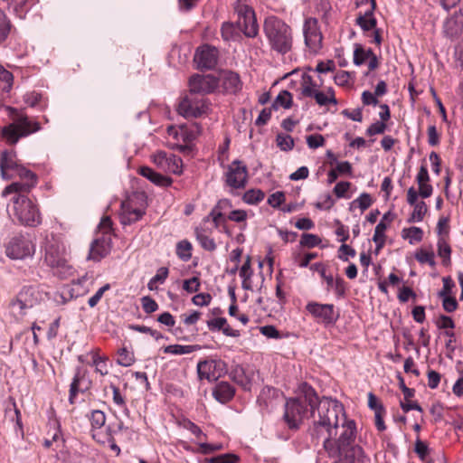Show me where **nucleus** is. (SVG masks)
Listing matches in <instances>:
<instances>
[{
    "instance_id": "nucleus-38",
    "label": "nucleus",
    "mask_w": 463,
    "mask_h": 463,
    "mask_svg": "<svg viewBox=\"0 0 463 463\" xmlns=\"http://www.w3.org/2000/svg\"><path fill=\"white\" fill-rule=\"evenodd\" d=\"M201 349V345H170L164 347L165 354H190L194 351H198Z\"/></svg>"
},
{
    "instance_id": "nucleus-26",
    "label": "nucleus",
    "mask_w": 463,
    "mask_h": 463,
    "mask_svg": "<svg viewBox=\"0 0 463 463\" xmlns=\"http://www.w3.org/2000/svg\"><path fill=\"white\" fill-rule=\"evenodd\" d=\"M234 394L235 388L227 382L218 383L213 390L214 399L222 404L230 402Z\"/></svg>"
},
{
    "instance_id": "nucleus-49",
    "label": "nucleus",
    "mask_w": 463,
    "mask_h": 463,
    "mask_svg": "<svg viewBox=\"0 0 463 463\" xmlns=\"http://www.w3.org/2000/svg\"><path fill=\"white\" fill-rule=\"evenodd\" d=\"M426 212V204H415L413 212L407 219V222L412 223L421 222L425 216Z\"/></svg>"
},
{
    "instance_id": "nucleus-13",
    "label": "nucleus",
    "mask_w": 463,
    "mask_h": 463,
    "mask_svg": "<svg viewBox=\"0 0 463 463\" xmlns=\"http://www.w3.org/2000/svg\"><path fill=\"white\" fill-rule=\"evenodd\" d=\"M151 158L156 167L165 173L181 175L183 172L182 159L172 153L158 150Z\"/></svg>"
},
{
    "instance_id": "nucleus-15",
    "label": "nucleus",
    "mask_w": 463,
    "mask_h": 463,
    "mask_svg": "<svg viewBox=\"0 0 463 463\" xmlns=\"http://www.w3.org/2000/svg\"><path fill=\"white\" fill-rule=\"evenodd\" d=\"M416 180L418 183V190L411 187L408 191V203H415L418 195L425 199L431 195L432 186L430 184V176L427 166L422 165L417 174Z\"/></svg>"
},
{
    "instance_id": "nucleus-58",
    "label": "nucleus",
    "mask_w": 463,
    "mask_h": 463,
    "mask_svg": "<svg viewBox=\"0 0 463 463\" xmlns=\"http://www.w3.org/2000/svg\"><path fill=\"white\" fill-rule=\"evenodd\" d=\"M143 310L146 314H151L158 309V304L155 299L149 296H145L141 298Z\"/></svg>"
},
{
    "instance_id": "nucleus-63",
    "label": "nucleus",
    "mask_w": 463,
    "mask_h": 463,
    "mask_svg": "<svg viewBox=\"0 0 463 463\" xmlns=\"http://www.w3.org/2000/svg\"><path fill=\"white\" fill-rule=\"evenodd\" d=\"M442 282H443V288L438 293V296L439 298L440 297L449 296V294L451 293L452 288L455 287V283H454L453 279H451V277H449V276L444 277L442 279Z\"/></svg>"
},
{
    "instance_id": "nucleus-20",
    "label": "nucleus",
    "mask_w": 463,
    "mask_h": 463,
    "mask_svg": "<svg viewBox=\"0 0 463 463\" xmlns=\"http://www.w3.org/2000/svg\"><path fill=\"white\" fill-rule=\"evenodd\" d=\"M89 388L90 383L86 381V373L82 370L81 367H77L70 385L69 402L71 404H74L77 394L80 392H86Z\"/></svg>"
},
{
    "instance_id": "nucleus-31",
    "label": "nucleus",
    "mask_w": 463,
    "mask_h": 463,
    "mask_svg": "<svg viewBox=\"0 0 463 463\" xmlns=\"http://www.w3.org/2000/svg\"><path fill=\"white\" fill-rule=\"evenodd\" d=\"M44 260L52 268L62 267L65 264L62 253L53 246H49L46 249Z\"/></svg>"
},
{
    "instance_id": "nucleus-18",
    "label": "nucleus",
    "mask_w": 463,
    "mask_h": 463,
    "mask_svg": "<svg viewBox=\"0 0 463 463\" xmlns=\"http://www.w3.org/2000/svg\"><path fill=\"white\" fill-rule=\"evenodd\" d=\"M247 180V169L244 165L233 161L225 173V182L232 188L243 187Z\"/></svg>"
},
{
    "instance_id": "nucleus-8",
    "label": "nucleus",
    "mask_w": 463,
    "mask_h": 463,
    "mask_svg": "<svg viewBox=\"0 0 463 463\" xmlns=\"http://www.w3.org/2000/svg\"><path fill=\"white\" fill-rule=\"evenodd\" d=\"M46 295L47 292L42 284L25 285L12 299L10 306L17 309L19 315H25L27 309L40 304Z\"/></svg>"
},
{
    "instance_id": "nucleus-57",
    "label": "nucleus",
    "mask_w": 463,
    "mask_h": 463,
    "mask_svg": "<svg viewBox=\"0 0 463 463\" xmlns=\"http://www.w3.org/2000/svg\"><path fill=\"white\" fill-rule=\"evenodd\" d=\"M356 254V251L354 249H353L351 246L345 244L343 242V244L338 249V259H340L342 261H348L349 257H354Z\"/></svg>"
},
{
    "instance_id": "nucleus-54",
    "label": "nucleus",
    "mask_w": 463,
    "mask_h": 463,
    "mask_svg": "<svg viewBox=\"0 0 463 463\" xmlns=\"http://www.w3.org/2000/svg\"><path fill=\"white\" fill-rule=\"evenodd\" d=\"M128 328L133 331H136V332L149 334L156 340H159V339L163 338V335L160 332H158L155 329H152L151 327L146 326L129 325Z\"/></svg>"
},
{
    "instance_id": "nucleus-45",
    "label": "nucleus",
    "mask_w": 463,
    "mask_h": 463,
    "mask_svg": "<svg viewBox=\"0 0 463 463\" xmlns=\"http://www.w3.org/2000/svg\"><path fill=\"white\" fill-rule=\"evenodd\" d=\"M11 31V23L6 14L0 10V45L7 39Z\"/></svg>"
},
{
    "instance_id": "nucleus-61",
    "label": "nucleus",
    "mask_w": 463,
    "mask_h": 463,
    "mask_svg": "<svg viewBox=\"0 0 463 463\" xmlns=\"http://www.w3.org/2000/svg\"><path fill=\"white\" fill-rule=\"evenodd\" d=\"M368 407L374 412L385 411L383 404L373 392L368 393Z\"/></svg>"
},
{
    "instance_id": "nucleus-10",
    "label": "nucleus",
    "mask_w": 463,
    "mask_h": 463,
    "mask_svg": "<svg viewBox=\"0 0 463 463\" xmlns=\"http://www.w3.org/2000/svg\"><path fill=\"white\" fill-rule=\"evenodd\" d=\"M306 310L326 327L335 326L340 317L339 311L335 310L333 304H321L311 301L307 304Z\"/></svg>"
},
{
    "instance_id": "nucleus-19",
    "label": "nucleus",
    "mask_w": 463,
    "mask_h": 463,
    "mask_svg": "<svg viewBox=\"0 0 463 463\" xmlns=\"http://www.w3.org/2000/svg\"><path fill=\"white\" fill-rule=\"evenodd\" d=\"M218 53L215 47L203 45L197 49L194 61L201 69H213L217 64Z\"/></svg>"
},
{
    "instance_id": "nucleus-48",
    "label": "nucleus",
    "mask_w": 463,
    "mask_h": 463,
    "mask_svg": "<svg viewBox=\"0 0 463 463\" xmlns=\"http://www.w3.org/2000/svg\"><path fill=\"white\" fill-rule=\"evenodd\" d=\"M414 257L420 263H428L431 267L436 265L434 253L432 251H426L423 249H420L415 252Z\"/></svg>"
},
{
    "instance_id": "nucleus-21",
    "label": "nucleus",
    "mask_w": 463,
    "mask_h": 463,
    "mask_svg": "<svg viewBox=\"0 0 463 463\" xmlns=\"http://www.w3.org/2000/svg\"><path fill=\"white\" fill-rule=\"evenodd\" d=\"M20 165L14 150H4L0 156V172L3 179H11L14 173Z\"/></svg>"
},
{
    "instance_id": "nucleus-25",
    "label": "nucleus",
    "mask_w": 463,
    "mask_h": 463,
    "mask_svg": "<svg viewBox=\"0 0 463 463\" xmlns=\"http://www.w3.org/2000/svg\"><path fill=\"white\" fill-rule=\"evenodd\" d=\"M207 327L211 332L222 331L226 336L238 337L240 331L232 329L228 324L225 317H217L210 319L206 322Z\"/></svg>"
},
{
    "instance_id": "nucleus-28",
    "label": "nucleus",
    "mask_w": 463,
    "mask_h": 463,
    "mask_svg": "<svg viewBox=\"0 0 463 463\" xmlns=\"http://www.w3.org/2000/svg\"><path fill=\"white\" fill-rule=\"evenodd\" d=\"M212 229L199 225L194 229V234L197 241L201 247L207 251H214L216 250V243L213 238L209 236Z\"/></svg>"
},
{
    "instance_id": "nucleus-30",
    "label": "nucleus",
    "mask_w": 463,
    "mask_h": 463,
    "mask_svg": "<svg viewBox=\"0 0 463 463\" xmlns=\"http://www.w3.org/2000/svg\"><path fill=\"white\" fill-rule=\"evenodd\" d=\"M23 100L29 107H37L40 110H44L48 106L47 99L35 90L26 92L23 97Z\"/></svg>"
},
{
    "instance_id": "nucleus-2",
    "label": "nucleus",
    "mask_w": 463,
    "mask_h": 463,
    "mask_svg": "<svg viewBox=\"0 0 463 463\" xmlns=\"http://www.w3.org/2000/svg\"><path fill=\"white\" fill-rule=\"evenodd\" d=\"M340 415L345 419L343 404L335 399L317 396V403L314 410L313 421L308 431L313 441L318 442L331 432H335L340 425Z\"/></svg>"
},
{
    "instance_id": "nucleus-50",
    "label": "nucleus",
    "mask_w": 463,
    "mask_h": 463,
    "mask_svg": "<svg viewBox=\"0 0 463 463\" xmlns=\"http://www.w3.org/2000/svg\"><path fill=\"white\" fill-rule=\"evenodd\" d=\"M240 458L233 453L217 455L208 459L209 463H237Z\"/></svg>"
},
{
    "instance_id": "nucleus-62",
    "label": "nucleus",
    "mask_w": 463,
    "mask_h": 463,
    "mask_svg": "<svg viewBox=\"0 0 463 463\" xmlns=\"http://www.w3.org/2000/svg\"><path fill=\"white\" fill-rule=\"evenodd\" d=\"M200 288V280L197 277H193L185 279L183 284V288L188 293L197 292Z\"/></svg>"
},
{
    "instance_id": "nucleus-37",
    "label": "nucleus",
    "mask_w": 463,
    "mask_h": 463,
    "mask_svg": "<svg viewBox=\"0 0 463 463\" xmlns=\"http://www.w3.org/2000/svg\"><path fill=\"white\" fill-rule=\"evenodd\" d=\"M402 238L408 240L410 244L420 242L423 238V231L420 227L411 226L402 230Z\"/></svg>"
},
{
    "instance_id": "nucleus-14",
    "label": "nucleus",
    "mask_w": 463,
    "mask_h": 463,
    "mask_svg": "<svg viewBox=\"0 0 463 463\" xmlns=\"http://www.w3.org/2000/svg\"><path fill=\"white\" fill-rule=\"evenodd\" d=\"M7 212L23 225L33 227L41 223V214L37 204H13L12 210L7 208Z\"/></svg>"
},
{
    "instance_id": "nucleus-47",
    "label": "nucleus",
    "mask_w": 463,
    "mask_h": 463,
    "mask_svg": "<svg viewBox=\"0 0 463 463\" xmlns=\"http://www.w3.org/2000/svg\"><path fill=\"white\" fill-rule=\"evenodd\" d=\"M321 239L316 234L303 233L301 235L300 245L305 248H314L321 243Z\"/></svg>"
},
{
    "instance_id": "nucleus-22",
    "label": "nucleus",
    "mask_w": 463,
    "mask_h": 463,
    "mask_svg": "<svg viewBox=\"0 0 463 463\" xmlns=\"http://www.w3.org/2000/svg\"><path fill=\"white\" fill-rule=\"evenodd\" d=\"M463 32V13L459 9L443 24V33L450 39L458 38Z\"/></svg>"
},
{
    "instance_id": "nucleus-1",
    "label": "nucleus",
    "mask_w": 463,
    "mask_h": 463,
    "mask_svg": "<svg viewBox=\"0 0 463 463\" xmlns=\"http://www.w3.org/2000/svg\"><path fill=\"white\" fill-rule=\"evenodd\" d=\"M341 426L343 430L337 439H333L337 430L323 439L324 450L329 458H336L333 463H364V451L362 447L355 444V421L345 417Z\"/></svg>"
},
{
    "instance_id": "nucleus-35",
    "label": "nucleus",
    "mask_w": 463,
    "mask_h": 463,
    "mask_svg": "<svg viewBox=\"0 0 463 463\" xmlns=\"http://www.w3.org/2000/svg\"><path fill=\"white\" fill-rule=\"evenodd\" d=\"M310 98H314L319 106H326L329 103L334 105L337 104V100L335 97V91L332 88H327L326 91H320L317 90Z\"/></svg>"
},
{
    "instance_id": "nucleus-23",
    "label": "nucleus",
    "mask_w": 463,
    "mask_h": 463,
    "mask_svg": "<svg viewBox=\"0 0 463 463\" xmlns=\"http://www.w3.org/2000/svg\"><path fill=\"white\" fill-rule=\"evenodd\" d=\"M111 250L110 240L98 238L92 241L90 246L88 260L100 261L108 256Z\"/></svg>"
},
{
    "instance_id": "nucleus-5",
    "label": "nucleus",
    "mask_w": 463,
    "mask_h": 463,
    "mask_svg": "<svg viewBox=\"0 0 463 463\" xmlns=\"http://www.w3.org/2000/svg\"><path fill=\"white\" fill-rule=\"evenodd\" d=\"M243 0H238L235 5V11L238 14L236 25L232 23H224L221 33L224 41L234 40L238 35V31H242L247 37H255L258 33V24L255 19L253 10L247 5L242 4Z\"/></svg>"
},
{
    "instance_id": "nucleus-32",
    "label": "nucleus",
    "mask_w": 463,
    "mask_h": 463,
    "mask_svg": "<svg viewBox=\"0 0 463 463\" xmlns=\"http://www.w3.org/2000/svg\"><path fill=\"white\" fill-rule=\"evenodd\" d=\"M374 2H372L369 10L357 17L356 23L364 31H370L375 28L376 19L373 16Z\"/></svg>"
},
{
    "instance_id": "nucleus-7",
    "label": "nucleus",
    "mask_w": 463,
    "mask_h": 463,
    "mask_svg": "<svg viewBox=\"0 0 463 463\" xmlns=\"http://www.w3.org/2000/svg\"><path fill=\"white\" fill-rule=\"evenodd\" d=\"M14 176L20 177L22 180H24V183H13L2 193V196L7 199L9 194L13 196L9 199L13 203H26L28 201L31 203V200L25 197V194L29 192L30 188L34 186L37 183V177L34 173L31 170L25 168L24 165H20L17 169L12 173Z\"/></svg>"
},
{
    "instance_id": "nucleus-12",
    "label": "nucleus",
    "mask_w": 463,
    "mask_h": 463,
    "mask_svg": "<svg viewBox=\"0 0 463 463\" xmlns=\"http://www.w3.org/2000/svg\"><path fill=\"white\" fill-rule=\"evenodd\" d=\"M208 104L202 97L190 93L178 104V113L184 118H197L206 113Z\"/></svg>"
},
{
    "instance_id": "nucleus-36",
    "label": "nucleus",
    "mask_w": 463,
    "mask_h": 463,
    "mask_svg": "<svg viewBox=\"0 0 463 463\" xmlns=\"http://www.w3.org/2000/svg\"><path fill=\"white\" fill-rule=\"evenodd\" d=\"M317 90L318 86L313 80L312 77L304 73L300 82V94L303 97L310 98Z\"/></svg>"
},
{
    "instance_id": "nucleus-41",
    "label": "nucleus",
    "mask_w": 463,
    "mask_h": 463,
    "mask_svg": "<svg viewBox=\"0 0 463 463\" xmlns=\"http://www.w3.org/2000/svg\"><path fill=\"white\" fill-rule=\"evenodd\" d=\"M192 244L187 240H183L176 244V255L183 261H188L192 258Z\"/></svg>"
},
{
    "instance_id": "nucleus-43",
    "label": "nucleus",
    "mask_w": 463,
    "mask_h": 463,
    "mask_svg": "<svg viewBox=\"0 0 463 463\" xmlns=\"http://www.w3.org/2000/svg\"><path fill=\"white\" fill-rule=\"evenodd\" d=\"M14 76L0 64V89L8 92L13 86Z\"/></svg>"
},
{
    "instance_id": "nucleus-42",
    "label": "nucleus",
    "mask_w": 463,
    "mask_h": 463,
    "mask_svg": "<svg viewBox=\"0 0 463 463\" xmlns=\"http://www.w3.org/2000/svg\"><path fill=\"white\" fill-rule=\"evenodd\" d=\"M292 105V95L288 90H282L279 93L273 102V107L278 109L279 107L284 109H289Z\"/></svg>"
},
{
    "instance_id": "nucleus-53",
    "label": "nucleus",
    "mask_w": 463,
    "mask_h": 463,
    "mask_svg": "<svg viewBox=\"0 0 463 463\" xmlns=\"http://www.w3.org/2000/svg\"><path fill=\"white\" fill-rule=\"evenodd\" d=\"M135 359L133 354L123 347L118 350V359L117 363L124 367L130 366L134 363Z\"/></svg>"
},
{
    "instance_id": "nucleus-55",
    "label": "nucleus",
    "mask_w": 463,
    "mask_h": 463,
    "mask_svg": "<svg viewBox=\"0 0 463 463\" xmlns=\"http://www.w3.org/2000/svg\"><path fill=\"white\" fill-rule=\"evenodd\" d=\"M277 145L283 151H289L294 146V140L289 135L279 134L277 136Z\"/></svg>"
},
{
    "instance_id": "nucleus-4",
    "label": "nucleus",
    "mask_w": 463,
    "mask_h": 463,
    "mask_svg": "<svg viewBox=\"0 0 463 463\" xmlns=\"http://www.w3.org/2000/svg\"><path fill=\"white\" fill-rule=\"evenodd\" d=\"M6 111L13 122L1 129L2 138L9 145H15L21 137H25L41 130L36 121L29 119L26 114L13 107H6Z\"/></svg>"
},
{
    "instance_id": "nucleus-6",
    "label": "nucleus",
    "mask_w": 463,
    "mask_h": 463,
    "mask_svg": "<svg viewBox=\"0 0 463 463\" xmlns=\"http://www.w3.org/2000/svg\"><path fill=\"white\" fill-rule=\"evenodd\" d=\"M264 33L273 51L285 54L291 50L293 45L292 30L282 20L274 16L266 18Z\"/></svg>"
},
{
    "instance_id": "nucleus-24",
    "label": "nucleus",
    "mask_w": 463,
    "mask_h": 463,
    "mask_svg": "<svg viewBox=\"0 0 463 463\" xmlns=\"http://www.w3.org/2000/svg\"><path fill=\"white\" fill-rule=\"evenodd\" d=\"M146 213L145 207H134L133 204H120L119 219L124 226L139 221Z\"/></svg>"
},
{
    "instance_id": "nucleus-16",
    "label": "nucleus",
    "mask_w": 463,
    "mask_h": 463,
    "mask_svg": "<svg viewBox=\"0 0 463 463\" xmlns=\"http://www.w3.org/2000/svg\"><path fill=\"white\" fill-rule=\"evenodd\" d=\"M303 33L306 45L313 52L321 48L322 34L319 31L317 21L315 18H308L305 21Z\"/></svg>"
},
{
    "instance_id": "nucleus-9",
    "label": "nucleus",
    "mask_w": 463,
    "mask_h": 463,
    "mask_svg": "<svg viewBox=\"0 0 463 463\" xmlns=\"http://www.w3.org/2000/svg\"><path fill=\"white\" fill-rule=\"evenodd\" d=\"M201 131L196 123L167 127V142L172 148L184 151L191 148V144Z\"/></svg>"
},
{
    "instance_id": "nucleus-40",
    "label": "nucleus",
    "mask_w": 463,
    "mask_h": 463,
    "mask_svg": "<svg viewBox=\"0 0 463 463\" xmlns=\"http://www.w3.org/2000/svg\"><path fill=\"white\" fill-rule=\"evenodd\" d=\"M438 255L442 258V264L444 266H448L450 264V254L451 248L449 244L446 241V240L442 237H439L438 240Z\"/></svg>"
},
{
    "instance_id": "nucleus-3",
    "label": "nucleus",
    "mask_w": 463,
    "mask_h": 463,
    "mask_svg": "<svg viewBox=\"0 0 463 463\" xmlns=\"http://www.w3.org/2000/svg\"><path fill=\"white\" fill-rule=\"evenodd\" d=\"M317 403V393L315 389L304 382L298 386V396L287 399L284 405L283 420L290 430H298L302 420L308 414L314 416Z\"/></svg>"
},
{
    "instance_id": "nucleus-52",
    "label": "nucleus",
    "mask_w": 463,
    "mask_h": 463,
    "mask_svg": "<svg viewBox=\"0 0 463 463\" xmlns=\"http://www.w3.org/2000/svg\"><path fill=\"white\" fill-rule=\"evenodd\" d=\"M169 274V269L166 267H161L157 269L156 274L150 279L147 287L150 290H153L151 288V284L161 283L163 284L167 279Z\"/></svg>"
},
{
    "instance_id": "nucleus-56",
    "label": "nucleus",
    "mask_w": 463,
    "mask_h": 463,
    "mask_svg": "<svg viewBox=\"0 0 463 463\" xmlns=\"http://www.w3.org/2000/svg\"><path fill=\"white\" fill-rule=\"evenodd\" d=\"M106 422V415L102 411L94 410L91 412L90 423L92 428L100 429Z\"/></svg>"
},
{
    "instance_id": "nucleus-39",
    "label": "nucleus",
    "mask_w": 463,
    "mask_h": 463,
    "mask_svg": "<svg viewBox=\"0 0 463 463\" xmlns=\"http://www.w3.org/2000/svg\"><path fill=\"white\" fill-rule=\"evenodd\" d=\"M230 377L236 383L244 387L250 383V379L246 375L245 369L241 364H236L232 368L230 372Z\"/></svg>"
},
{
    "instance_id": "nucleus-59",
    "label": "nucleus",
    "mask_w": 463,
    "mask_h": 463,
    "mask_svg": "<svg viewBox=\"0 0 463 463\" xmlns=\"http://www.w3.org/2000/svg\"><path fill=\"white\" fill-rule=\"evenodd\" d=\"M52 428H53V433L52 434L51 440H52V443L56 444V447L59 448L60 444L63 445L65 440L62 438L61 432V426L60 423L57 420H54L52 422Z\"/></svg>"
},
{
    "instance_id": "nucleus-46",
    "label": "nucleus",
    "mask_w": 463,
    "mask_h": 463,
    "mask_svg": "<svg viewBox=\"0 0 463 463\" xmlns=\"http://www.w3.org/2000/svg\"><path fill=\"white\" fill-rule=\"evenodd\" d=\"M373 51L371 49H364L360 45H356L354 52V63L357 66L364 63Z\"/></svg>"
},
{
    "instance_id": "nucleus-11",
    "label": "nucleus",
    "mask_w": 463,
    "mask_h": 463,
    "mask_svg": "<svg viewBox=\"0 0 463 463\" xmlns=\"http://www.w3.org/2000/svg\"><path fill=\"white\" fill-rule=\"evenodd\" d=\"M5 253L10 259L23 260L34 253V245L28 236L15 235L6 244Z\"/></svg>"
},
{
    "instance_id": "nucleus-34",
    "label": "nucleus",
    "mask_w": 463,
    "mask_h": 463,
    "mask_svg": "<svg viewBox=\"0 0 463 463\" xmlns=\"http://www.w3.org/2000/svg\"><path fill=\"white\" fill-rule=\"evenodd\" d=\"M210 221L213 222L214 228H219L226 222V216L222 213L220 204H216L210 213L203 219V223L201 225L205 227V223Z\"/></svg>"
},
{
    "instance_id": "nucleus-29",
    "label": "nucleus",
    "mask_w": 463,
    "mask_h": 463,
    "mask_svg": "<svg viewBox=\"0 0 463 463\" xmlns=\"http://www.w3.org/2000/svg\"><path fill=\"white\" fill-rule=\"evenodd\" d=\"M139 174L156 185L168 186L171 184V179L169 177L154 171L148 166L140 167Z\"/></svg>"
},
{
    "instance_id": "nucleus-60",
    "label": "nucleus",
    "mask_w": 463,
    "mask_h": 463,
    "mask_svg": "<svg viewBox=\"0 0 463 463\" xmlns=\"http://www.w3.org/2000/svg\"><path fill=\"white\" fill-rule=\"evenodd\" d=\"M307 144L309 148L316 149L324 146L325 138L320 134L310 135L307 137Z\"/></svg>"
},
{
    "instance_id": "nucleus-27",
    "label": "nucleus",
    "mask_w": 463,
    "mask_h": 463,
    "mask_svg": "<svg viewBox=\"0 0 463 463\" xmlns=\"http://www.w3.org/2000/svg\"><path fill=\"white\" fill-rule=\"evenodd\" d=\"M217 361L203 360L197 364V374L200 380L206 379L209 382L215 381L219 377L215 373Z\"/></svg>"
},
{
    "instance_id": "nucleus-51",
    "label": "nucleus",
    "mask_w": 463,
    "mask_h": 463,
    "mask_svg": "<svg viewBox=\"0 0 463 463\" xmlns=\"http://www.w3.org/2000/svg\"><path fill=\"white\" fill-rule=\"evenodd\" d=\"M265 198V194L260 189H251L243 195L244 203H260Z\"/></svg>"
},
{
    "instance_id": "nucleus-17",
    "label": "nucleus",
    "mask_w": 463,
    "mask_h": 463,
    "mask_svg": "<svg viewBox=\"0 0 463 463\" xmlns=\"http://www.w3.org/2000/svg\"><path fill=\"white\" fill-rule=\"evenodd\" d=\"M216 78L212 75H194L189 80L190 93L206 94L213 91L217 87Z\"/></svg>"
},
{
    "instance_id": "nucleus-64",
    "label": "nucleus",
    "mask_w": 463,
    "mask_h": 463,
    "mask_svg": "<svg viewBox=\"0 0 463 463\" xmlns=\"http://www.w3.org/2000/svg\"><path fill=\"white\" fill-rule=\"evenodd\" d=\"M436 325L439 329H453L455 327L453 319L446 315H440Z\"/></svg>"
},
{
    "instance_id": "nucleus-44",
    "label": "nucleus",
    "mask_w": 463,
    "mask_h": 463,
    "mask_svg": "<svg viewBox=\"0 0 463 463\" xmlns=\"http://www.w3.org/2000/svg\"><path fill=\"white\" fill-rule=\"evenodd\" d=\"M90 354H92V365L95 366L96 372L101 375H107L109 373L107 358L99 356L97 351H91Z\"/></svg>"
},
{
    "instance_id": "nucleus-33",
    "label": "nucleus",
    "mask_w": 463,
    "mask_h": 463,
    "mask_svg": "<svg viewBox=\"0 0 463 463\" xmlns=\"http://www.w3.org/2000/svg\"><path fill=\"white\" fill-rule=\"evenodd\" d=\"M222 84L225 90L231 93H236L241 87L239 75L232 71L224 74Z\"/></svg>"
}]
</instances>
